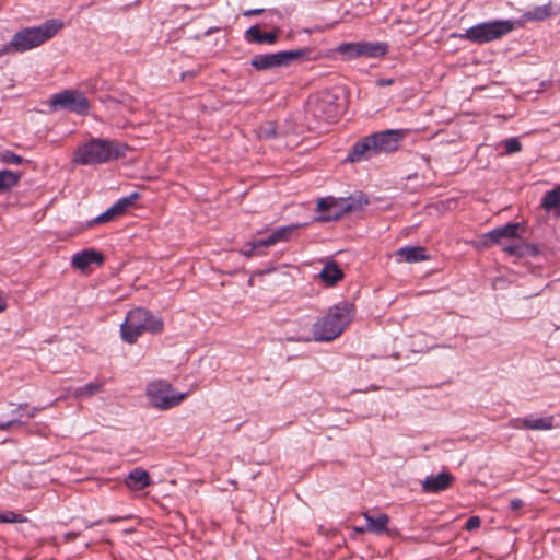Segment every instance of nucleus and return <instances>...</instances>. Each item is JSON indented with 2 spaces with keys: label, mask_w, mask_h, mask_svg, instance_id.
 Here are the masks:
<instances>
[{
  "label": "nucleus",
  "mask_w": 560,
  "mask_h": 560,
  "mask_svg": "<svg viewBox=\"0 0 560 560\" xmlns=\"http://www.w3.org/2000/svg\"><path fill=\"white\" fill-rule=\"evenodd\" d=\"M128 149L118 140L94 138L74 151L72 162L79 165L104 164L124 158Z\"/></svg>",
  "instance_id": "nucleus-1"
},
{
  "label": "nucleus",
  "mask_w": 560,
  "mask_h": 560,
  "mask_svg": "<svg viewBox=\"0 0 560 560\" xmlns=\"http://www.w3.org/2000/svg\"><path fill=\"white\" fill-rule=\"evenodd\" d=\"M62 27L63 23L60 20L50 19L40 25L22 28L0 48V56L10 51L24 52L36 48L57 35Z\"/></svg>",
  "instance_id": "nucleus-2"
},
{
  "label": "nucleus",
  "mask_w": 560,
  "mask_h": 560,
  "mask_svg": "<svg viewBox=\"0 0 560 560\" xmlns=\"http://www.w3.org/2000/svg\"><path fill=\"white\" fill-rule=\"evenodd\" d=\"M355 313L352 303L343 301L328 308L327 313L318 318L312 327L315 341H331L339 337L351 323Z\"/></svg>",
  "instance_id": "nucleus-3"
},
{
  "label": "nucleus",
  "mask_w": 560,
  "mask_h": 560,
  "mask_svg": "<svg viewBox=\"0 0 560 560\" xmlns=\"http://www.w3.org/2000/svg\"><path fill=\"white\" fill-rule=\"evenodd\" d=\"M164 328L161 316L153 315L143 307H136L127 313L120 325L121 339L128 343H135L144 334H160Z\"/></svg>",
  "instance_id": "nucleus-4"
},
{
  "label": "nucleus",
  "mask_w": 560,
  "mask_h": 560,
  "mask_svg": "<svg viewBox=\"0 0 560 560\" xmlns=\"http://www.w3.org/2000/svg\"><path fill=\"white\" fill-rule=\"evenodd\" d=\"M188 392L179 393L165 380H154L145 387V396L150 406L156 410H168L180 405L188 396Z\"/></svg>",
  "instance_id": "nucleus-5"
},
{
  "label": "nucleus",
  "mask_w": 560,
  "mask_h": 560,
  "mask_svg": "<svg viewBox=\"0 0 560 560\" xmlns=\"http://www.w3.org/2000/svg\"><path fill=\"white\" fill-rule=\"evenodd\" d=\"M516 22L511 20H492L478 23L459 34V38L475 44H485L499 39L515 28Z\"/></svg>",
  "instance_id": "nucleus-6"
},
{
  "label": "nucleus",
  "mask_w": 560,
  "mask_h": 560,
  "mask_svg": "<svg viewBox=\"0 0 560 560\" xmlns=\"http://www.w3.org/2000/svg\"><path fill=\"white\" fill-rule=\"evenodd\" d=\"M310 52V48H302L270 54H259L252 58L250 65L258 71L280 68L290 65L292 61L307 58Z\"/></svg>",
  "instance_id": "nucleus-7"
},
{
  "label": "nucleus",
  "mask_w": 560,
  "mask_h": 560,
  "mask_svg": "<svg viewBox=\"0 0 560 560\" xmlns=\"http://www.w3.org/2000/svg\"><path fill=\"white\" fill-rule=\"evenodd\" d=\"M351 198H336L328 196L317 201V211L320 214L316 218L320 222H330L341 219L347 212L358 209Z\"/></svg>",
  "instance_id": "nucleus-8"
},
{
  "label": "nucleus",
  "mask_w": 560,
  "mask_h": 560,
  "mask_svg": "<svg viewBox=\"0 0 560 560\" xmlns=\"http://www.w3.org/2000/svg\"><path fill=\"white\" fill-rule=\"evenodd\" d=\"M49 106L54 110L65 109L79 115H86L90 109V102L80 91L65 90L51 95Z\"/></svg>",
  "instance_id": "nucleus-9"
},
{
  "label": "nucleus",
  "mask_w": 560,
  "mask_h": 560,
  "mask_svg": "<svg viewBox=\"0 0 560 560\" xmlns=\"http://www.w3.org/2000/svg\"><path fill=\"white\" fill-rule=\"evenodd\" d=\"M310 110L316 119L326 122L336 121L341 113L337 97L331 94L317 97L311 103Z\"/></svg>",
  "instance_id": "nucleus-10"
},
{
  "label": "nucleus",
  "mask_w": 560,
  "mask_h": 560,
  "mask_svg": "<svg viewBox=\"0 0 560 560\" xmlns=\"http://www.w3.org/2000/svg\"><path fill=\"white\" fill-rule=\"evenodd\" d=\"M375 148V141L373 140L372 135L362 137L352 144L345 158V162L353 164L377 156Z\"/></svg>",
  "instance_id": "nucleus-11"
},
{
  "label": "nucleus",
  "mask_w": 560,
  "mask_h": 560,
  "mask_svg": "<svg viewBox=\"0 0 560 560\" xmlns=\"http://www.w3.org/2000/svg\"><path fill=\"white\" fill-rule=\"evenodd\" d=\"M371 135L375 141L377 155L396 151L405 137V132L401 129H387Z\"/></svg>",
  "instance_id": "nucleus-12"
},
{
  "label": "nucleus",
  "mask_w": 560,
  "mask_h": 560,
  "mask_svg": "<svg viewBox=\"0 0 560 560\" xmlns=\"http://www.w3.org/2000/svg\"><path fill=\"white\" fill-rule=\"evenodd\" d=\"M454 481V476L448 471H441L438 475L428 476L421 483L424 493H439L448 489Z\"/></svg>",
  "instance_id": "nucleus-13"
},
{
  "label": "nucleus",
  "mask_w": 560,
  "mask_h": 560,
  "mask_svg": "<svg viewBox=\"0 0 560 560\" xmlns=\"http://www.w3.org/2000/svg\"><path fill=\"white\" fill-rule=\"evenodd\" d=\"M43 408L39 407H31L28 404H20L18 408L12 412L14 416L11 420L0 422V430L8 432L13 427H21L25 424L22 420L23 417L34 418Z\"/></svg>",
  "instance_id": "nucleus-14"
},
{
  "label": "nucleus",
  "mask_w": 560,
  "mask_h": 560,
  "mask_svg": "<svg viewBox=\"0 0 560 560\" xmlns=\"http://www.w3.org/2000/svg\"><path fill=\"white\" fill-rule=\"evenodd\" d=\"M103 261V254L92 248L83 249L81 252L75 253L71 259L72 266L82 271L85 270L92 264L102 265Z\"/></svg>",
  "instance_id": "nucleus-15"
},
{
  "label": "nucleus",
  "mask_w": 560,
  "mask_h": 560,
  "mask_svg": "<svg viewBox=\"0 0 560 560\" xmlns=\"http://www.w3.org/2000/svg\"><path fill=\"white\" fill-rule=\"evenodd\" d=\"M306 223H295V224H289L279 226L275 230H272L267 236L265 244H270L271 246L276 245L277 243L281 242H288L290 241L294 233L300 229L306 226Z\"/></svg>",
  "instance_id": "nucleus-16"
},
{
  "label": "nucleus",
  "mask_w": 560,
  "mask_h": 560,
  "mask_svg": "<svg viewBox=\"0 0 560 560\" xmlns=\"http://www.w3.org/2000/svg\"><path fill=\"white\" fill-rule=\"evenodd\" d=\"M244 38L247 43L275 44L278 39V31L262 33L258 25H253L245 32Z\"/></svg>",
  "instance_id": "nucleus-17"
},
{
  "label": "nucleus",
  "mask_w": 560,
  "mask_h": 560,
  "mask_svg": "<svg viewBox=\"0 0 560 560\" xmlns=\"http://www.w3.org/2000/svg\"><path fill=\"white\" fill-rule=\"evenodd\" d=\"M553 416L537 418L534 415L523 417V425L526 430L547 431L553 428Z\"/></svg>",
  "instance_id": "nucleus-18"
},
{
  "label": "nucleus",
  "mask_w": 560,
  "mask_h": 560,
  "mask_svg": "<svg viewBox=\"0 0 560 560\" xmlns=\"http://www.w3.org/2000/svg\"><path fill=\"white\" fill-rule=\"evenodd\" d=\"M360 57L380 58L387 54L388 45L383 42H360Z\"/></svg>",
  "instance_id": "nucleus-19"
},
{
  "label": "nucleus",
  "mask_w": 560,
  "mask_h": 560,
  "mask_svg": "<svg viewBox=\"0 0 560 560\" xmlns=\"http://www.w3.org/2000/svg\"><path fill=\"white\" fill-rule=\"evenodd\" d=\"M556 12L552 10V2L549 1L544 5H537L533 9L524 12L522 14L523 22H533V21H545L551 15H555Z\"/></svg>",
  "instance_id": "nucleus-20"
},
{
  "label": "nucleus",
  "mask_w": 560,
  "mask_h": 560,
  "mask_svg": "<svg viewBox=\"0 0 560 560\" xmlns=\"http://www.w3.org/2000/svg\"><path fill=\"white\" fill-rule=\"evenodd\" d=\"M106 381L104 378L96 377L94 381L88 384L77 387L72 392V396L78 399L89 398L100 393L105 386Z\"/></svg>",
  "instance_id": "nucleus-21"
},
{
  "label": "nucleus",
  "mask_w": 560,
  "mask_h": 560,
  "mask_svg": "<svg viewBox=\"0 0 560 560\" xmlns=\"http://www.w3.org/2000/svg\"><path fill=\"white\" fill-rule=\"evenodd\" d=\"M366 521V530L375 534H382L386 530L389 523V517L385 513H380L376 516L371 515L369 512L362 513Z\"/></svg>",
  "instance_id": "nucleus-22"
},
{
  "label": "nucleus",
  "mask_w": 560,
  "mask_h": 560,
  "mask_svg": "<svg viewBox=\"0 0 560 560\" xmlns=\"http://www.w3.org/2000/svg\"><path fill=\"white\" fill-rule=\"evenodd\" d=\"M319 277L324 283L332 287L343 278V272L335 261H329L323 267Z\"/></svg>",
  "instance_id": "nucleus-23"
},
{
  "label": "nucleus",
  "mask_w": 560,
  "mask_h": 560,
  "mask_svg": "<svg viewBox=\"0 0 560 560\" xmlns=\"http://www.w3.org/2000/svg\"><path fill=\"white\" fill-rule=\"evenodd\" d=\"M397 256L407 262H419L428 258L425 248L421 246H405L397 250Z\"/></svg>",
  "instance_id": "nucleus-24"
},
{
  "label": "nucleus",
  "mask_w": 560,
  "mask_h": 560,
  "mask_svg": "<svg viewBox=\"0 0 560 560\" xmlns=\"http://www.w3.org/2000/svg\"><path fill=\"white\" fill-rule=\"evenodd\" d=\"M151 483L150 475L147 470L136 468L128 474L127 485L130 488L144 489Z\"/></svg>",
  "instance_id": "nucleus-25"
},
{
  "label": "nucleus",
  "mask_w": 560,
  "mask_h": 560,
  "mask_svg": "<svg viewBox=\"0 0 560 560\" xmlns=\"http://www.w3.org/2000/svg\"><path fill=\"white\" fill-rule=\"evenodd\" d=\"M502 238H508L503 232V230L498 226L487 233H483L478 243L475 244L476 248H488L491 247L494 244H498L501 242Z\"/></svg>",
  "instance_id": "nucleus-26"
},
{
  "label": "nucleus",
  "mask_w": 560,
  "mask_h": 560,
  "mask_svg": "<svg viewBox=\"0 0 560 560\" xmlns=\"http://www.w3.org/2000/svg\"><path fill=\"white\" fill-rule=\"evenodd\" d=\"M540 206L546 211H551L560 206V184L544 194Z\"/></svg>",
  "instance_id": "nucleus-27"
},
{
  "label": "nucleus",
  "mask_w": 560,
  "mask_h": 560,
  "mask_svg": "<svg viewBox=\"0 0 560 560\" xmlns=\"http://www.w3.org/2000/svg\"><path fill=\"white\" fill-rule=\"evenodd\" d=\"M20 173L9 170L0 171V191H8L19 184Z\"/></svg>",
  "instance_id": "nucleus-28"
},
{
  "label": "nucleus",
  "mask_w": 560,
  "mask_h": 560,
  "mask_svg": "<svg viewBox=\"0 0 560 560\" xmlns=\"http://www.w3.org/2000/svg\"><path fill=\"white\" fill-rule=\"evenodd\" d=\"M360 42L342 43L336 48V51L341 54L347 60L360 58Z\"/></svg>",
  "instance_id": "nucleus-29"
},
{
  "label": "nucleus",
  "mask_w": 560,
  "mask_h": 560,
  "mask_svg": "<svg viewBox=\"0 0 560 560\" xmlns=\"http://www.w3.org/2000/svg\"><path fill=\"white\" fill-rule=\"evenodd\" d=\"M139 192H131L128 196L119 198L112 207L116 213L121 217L127 211V209L131 207L137 199H139Z\"/></svg>",
  "instance_id": "nucleus-30"
},
{
  "label": "nucleus",
  "mask_w": 560,
  "mask_h": 560,
  "mask_svg": "<svg viewBox=\"0 0 560 560\" xmlns=\"http://www.w3.org/2000/svg\"><path fill=\"white\" fill-rule=\"evenodd\" d=\"M117 218H119V215L116 213L114 208L110 207L106 211H104L103 213L98 214L97 217H95L94 219L89 221L86 223V226L91 228V226H93L95 224H102V223L110 222V221H113V220H115Z\"/></svg>",
  "instance_id": "nucleus-31"
},
{
  "label": "nucleus",
  "mask_w": 560,
  "mask_h": 560,
  "mask_svg": "<svg viewBox=\"0 0 560 560\" xmlns=\"http://www.w3.org/2000/svg\"><path fill=\"white\" fill-rule=\"evenodd\" d=\"M277 135V125L273 121H267L259 126L258 137L264 139H272Z\"/></svg>",
  "instance_id": "nucleus-32"
},
{
  "label": "nucleus",
  "mask_w": 560,
  "mask_h": 560,
  "mask_svg": "<svg viewBox=\"0 0 560 560\" xmlns=\"http://www.w3.org/2000/svg\"><path fill=\"white\" fill-rule=\"evenodd\" d=\"M0 161L5 164L20 165L23 162V158L12 151L5 150L0 152Z\"/></svg>",
  "instance_id": "nucleus-33"
},
{
  "label": "nucleus",
  "mask_w": 560,
  "mask_h": 560,
  "mask_svg": "<svg viewBox=\"0 0 560 560\" xmlns=\"http://www.w3.org/2000/svg\"><path fill=\"white\" fill-rule=\"evenodd\" d=\"M503 148L505 154H513L522 150V144L517 138L513 137L503 141Z\"/></svg>",
  "instance_id": "nucleus-34"
},
{
  "label": "nucleus",
  "mask_w": 560,
  "mask_h": 560,
  "mask_svg": "<svg viewBox=\"0 0 560 560\" xmlns=\"http://www.w3.org/2000/svg\"><path fill=\"white\" fill-rule=\"evenodd\" d=\"M25 517L12 511L0 512V523H22Z\"/></svg>",
  "instance_id": "nucleus-35"
},
{
  "label": "nucleus",
  "mask_w": 560,
  "mask_h": 560,
  "mask_svg": "<svg viewBox=\"0 0 560 560\" xmlns=\"http://www.w3.org/2000/svg\"><path fill=\"white\" fill-rule=\"evenodd\" d=\"M526 246L524 244H509L503 247V250L510 255L521 257L525 254Z\"/></svg>",
  "instance_id": "nucleus-36"
},
{
  "label": "nucleus",
  "mask_w": 560,
  "mask_h": 560,
  "mask_svg": "<svg viewBox=\"0 0 560 560\" xmlns=\"http://www.w3.org/2000/svg\"><path fill=\"white\" fill-rule=\"evenodd\" d=\"M266 237L250 241L252 246H255V256H265L267 254L266 248L270 247V244H265Z\"/></svg>",
  "instance_id": "nucleus-37"
},
{
  "label": "nucleus",
  "mask_w": 560,
  "mask_h": 560,
  "mask_svg": "<svg viewBox=\"0 0 560 560\" xmlns=\"http://www.w3.org/2000/svg\"><path fill=\"white\" fill-rule=\"evenodd\" d=\"M500 228L503 230V232L508 238H513V237L517 236V231H518L520 224L518 223H506L504 225H501Z\"/></svg>",
  "instance_id": "nucleus-38"
},
{
  "label": "nucleus",
  "mask_w": 560,
  "mask_h": 560,
  "mask_svg": "<svg viewBox=\"0 0 560 560\" xmlns=\"http://www.w3.org/2000/svg\"><path fill=\"white\" fill-rule=\"evenodd\" d=\"M480 524H481V521H480L479 516H470L465 523V529L474 530V529L478 528L480 526Z\"/></svg>",
  "instance_id": "nucleus-39"
},
{
  "label": "nucleus",
  "mask_w": 560,
  "mask_h": 560,
  "mask_svg": "<svg viewBox=\"0 0 560 560\" xmlns=\"http://www.w3.org/2000/svg\"><path fill=\"white\" fill-rule=\"evenodd\" d=\"M525 505L524 501L520 498L511 499L509 503V511L516 513Z\"/></svg>",
  "instance_id": "nucleus-40"
},
{
  "label": "nucleus",
  "mask_w": 560,
  "mask_h": 560,
  "mask_svg": "<svg viewBox=\"0 0 560 560\" xmlns=\"http://www.w3.org/2000/svg\"><path fill=\"white\" fill-rule=\"evenodd\" d=\"M255 246H252L250 241L245 245L243 249H241V255H243L246 258H252L255 256Z\"/></svg>",
  "instance_id": "nucleus-41"
},
{
  "label": "nucleus",
  "mask_w": 560,
  "mask_h": 560,
  "mask_svg": "<svg viewBox=\"0 0 560 560\" xmlns=\"http://www.w3.org/2000/svg\"><path fill=\"white\" fill-rule=\"evenodd\" d=\"M80 536V532H68L63 534V540L66 542L74 541Z\"/></svg>",
  "instance_id": "nucleus-42"
},
{
  "label": "nucleus",
  "mask_w": 560,
  "mask_h": 560,
  "mask_svg": "<svg viewBox=\"0 0 560 560\" xmlns=\"http://www.w3.org/2000/svg\"><path fill=\"white\" fill-rule=\"evenodd\" d=\"M510 427L513 428V429H524V425H523V418H514L512 420H510Z\"/></svg>",
  "instance_id": "nucleus-43"
},
{
  "label": "nucleus",
  "mask_w": 560,
  "mask_h": 560,
  "mask_svg": "<svg viewBox=\"0 0 560 560\" xmlns=\"http://www.w3.org/2000/svg\"><path fill=\"white\" fill-rule=\"evenodd\" d=\"M264 12V9H250L245 11L244 16L259 15Z\"/></svg>",
  "instance_id": "nucleus-44"
},
{
  "label": "nucleus",
  "mask_w": 560,
  "mask_h": 560,
  "mask_svg": "<svg viewBox=\"0 0 560 560\" xmlns=\"http://www.w3.org/2000/svg\"><path fill=\"white\" fill-rule=\"evenodd\" d=\"M393 83H394V79H378L376 81L377 86L392 85Z\"/></svg>",
  "instance_id": "nucleus-45"
},
{
  "label": "nucleus",
  "mask_w": 560,
  "mask_h": 560,
  "mask_svg": "<svg viewBox=\"0 0 560 560\" xmlns=\"http://www.w3.org/2000/svg\"><path fill=\"white\" fill-rule=\"evenodd\" d=\"M7 306H8V303H7L5 296L0 291V313L5 311Z\"/></svg>",
  "instance_id": "nucleus-46"
},
{
  "label": "nucleus",
  "mask_w": 560,
  "mask_h": 560,
  "mask_svg": "<svg viewBox=\"0 0 560 560\" xmlns=\"http://www.w3.org/2000/svg\"><path fill=\"white\" fill-rule=\"evenodd\" d=\"M128 517L127 516H110L108 518H106V522L108 523H117V522H120V521H124V520H127Z\"/></svg>",
  "instance_id": "nucleus-47"
},
{
  "label": "nucleus",
  "mask_w": 560,
  "mask_h": 560,
  "mask_svg": "<svg viewBox=\"0 0 560 560\" xmlns=\"http://www.w3.org/2000/svg\"><path fill=\"white\" fill-rule=\"evenodd\" d=\"M104 522H105L104 520H96V521H93L91 523V525H93L95 527V526H98V525L103 524Z\"/></svg>",
  "instance_id": "nucleus-48"
},
{
  "label": "nucleus",
  "mask_w": 560,
  "mask_h": 560,
  "mask_svg": "<svg viewBox=\"0 0 560 560\" xmlns=\"http://www.w3.org/2000/svg\"><path fill=\"white\" fill-rule=\"evenodd\" d=\"M354 530H355L357 533H363V532H365V530H366V527H354Z\"/></svg>",
  "instance_id": "nucleus-49"
},
{
  "label": "nucleus",
  "mask_w": 560,
  "mask_h": 560,
  "mask_svg": "<svg viewBox=\"0 0 560 560\" xmlns=\"http://www.w3.org/2000/svg\"><path fill=\"white\" fill-rule=\"evenodd\" d=\"M91 523H92V522L85 521V522H84V527H85L86 529L94 527L93 525H91Z\"/></svg>",
  "instance_id": "nucleus-50"
},
{
  "label": "nucleus",
  "mask_w": 560,
  "mask_h": 560,
  "mask_svg": "<svg viewBox=\"0 0 560 560\" xmlns=\"http://www.w3.org/2000/svg\"><path fill=\"white\" fill-rule=\"evenodd\" d=\"M266 232H267V230H259V231H257V234H264Z\"/></svg>",
  "instance_id": "nucleus-51"
},
{
  "label": "nucleus",
  "mask_w": 560,
  "mask_h": 560,
  "mask_svg": "<svg viewBox=\"0 0 560 560\" xmlns=\"http://www.w3.org/2000/svg\"><path fill=\"white\" fill-rule=\"evenodd\" d=\"M211 33V30H208L205 34L209 35Z\"/></svg>",
  "instance_id": "nucleus-52"
},
{
  "label": "nucleus",
  "mask_w": 560,
  "mask_h": 560,
  "mask_svg": "<svg viewBox=\"0 0 560 560\" xmlns=\"http://www.w3.org/2000/svg\"><path fill=\"white\" fill-rule=\"evenodd\" d=\"M558 215L560 217V209H559Z\"/></svg>",
  "instance_id": "nucleus-53"
}]
</instances>
